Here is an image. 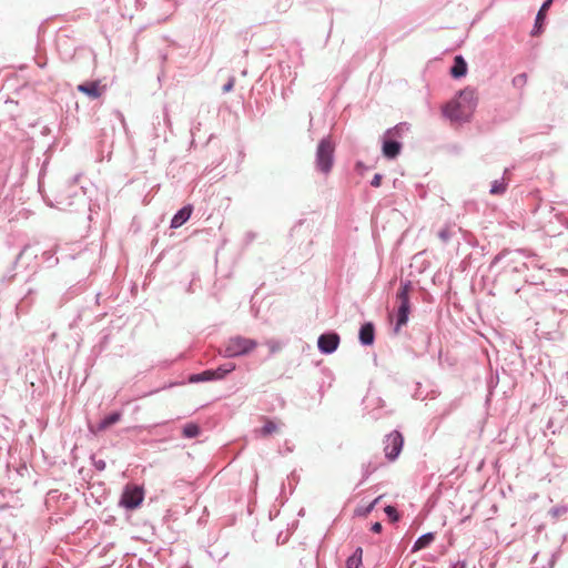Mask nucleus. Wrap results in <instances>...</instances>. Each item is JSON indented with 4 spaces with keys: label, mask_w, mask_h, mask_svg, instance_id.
<instances>
[{
    "label": "nucleus",
    "mask_w": 568,
    "mask_h": 568,
    "mask_svg": "<svg viewBox=\"0 0 568 568\" xmlns=\"http://www.w3.org/2000/svg\"><path fill=\"white\" fill-rule=\"evenodd\" d=\"M335 144L329 136L320 140L316 154L315 166L316 170L323 174H328L334 164Z\"/></svg>",
    "instance_id": "nucleus-1"
},
{
    "label": "nucleus",
    "mask_w": 568,
    "mask_h": 568,
    "mask_svg": "<svg viewBox=\"0 0 568 568\" xmlns=\"http://www.w3.org/2000/svg\"><path fill=\"white\" fill-rule=\"evenodd\" d=\"M412 290V282H402L398 292L396 293V300L398 302V308L396 313V323L394 331L398 333L399 329L407 324L410 313L409 292Z\"/></svg>",
    "instance_id": "nucleus-2"
},
{
    "label": "nucleus",
    "mask_w": 568,
    "mask_h": 568,
    "mask_svg": "<svg viewBox=\"0 0 568 568\" xmlns=\"http://www.w3.org/2000/svg\"><path fill=\"white\" fill-rule=\"evenodd\" d=\"M256 346L255 339L237 335L225 342L221 354L226 358L240 357L251 353Z\"/></svg>",
    "instance_id": "nucleus-3"
},
{
    "label": "nucleus",
    "mask_w": 568,
    "mask_h": 568,
    "mask_svg": "<svg viewBox=\"0 0 568 568\" xmlns=\"http://www.w3.org/2000/svg\"><path fill=\"white\" fill-rule=\"evenodd\" d=\"M404 130H408L406 123H399L388 129L383 138L382 152L386 159H396L402 151V143L395 138H399Z\"/></svg>",
    "instance_id": "nucleus-4"
},
{
    "label": "nucleus",
    "mask_w": 568,
    "mask_h": 568,
    "mask_svg": "<svg viewBox=\"0 0 568 568\" xmlns=\"http://www.w3.org/2000/svg\"><path fill=\"white\" fill-rule=\"evenodd\" d=\"M144 498L143 488L140 486H126L122 493L120 505L125 509L138 508Z\"/></svg>",
    "instance_id": "nucleus-5"
},
{
    "label": "nucleus",
    "mask_w": 568,
    "mask_h": 568,
    "mask_svg": "<svg viewBox=\"0 0 568 568\" xmlns=\"http://www.w3.org/2000/svg\"><path fill=\"white\" fill-rule=\"evenodd\" d=\"M443 115L452 122L466 123L470 121L471 114L455 100L446 103L442 109Z\"/></svg>",
    "instance_id": "nucleus-6"
},
{
    "label": "nucleus",
    "mask_w": 568,
    "mask_h": 568,
    "mask_svg": "<svg viewBox=\"0 0 568 568\" xmlns=\"http://www.w3.org/2000/svg\"><path fill=\"white\" fill-rule=\"evenodd\" d=\"M403 445V435L398 430H393L385 439V457L390 462L395 460L399 456Z\"/></svg>",
    "instance_id": "nucleus-7"
},
{
    "label": "nucleus",
    "mask_w": 568,
    "mask_h": 568,
    "mask_svg": "<svg viewBox=\"0 0 568 568\" xmlns=\"http://www.w3.org/2000/svg\"><path fill=\"white\" fill-rule=\"evenodd\" d=\"M341 337L336 332H326L318 336L317 348L324 355L333 354L339 345Z\"/></svg>",
    "instance_id": "nucleus-8"
},
{
    "label": "nucleus",
    "mask_w": 568,
    "mask_h": 568,
    "mask_svg": "<svg viewBox=\"0 0 568 568\" xmlns=\"http://www.w3.org/2000/svg\"><path fill=\"white\" fill-rule=\"evenodd\" d=\"M455 101L459 103L466 110V112H469L473 115L477 106L475 89L467 87L464 90H460Z\"/></svg>",
    "instance_id": "nucleus-9"
},
{
    "label": "nucleus",
    "mask_w": 568,
    "mask_h": 568,
    "mask_svg": "<svg viewBox=\"0 0 568 568\" xmlns=\"http://www.w3.org/2000/svg\"><path fill=\"white\" fill-rule=\"evenodd\" d=\"M122 418V413L121 412H112L110 413L109 415H106L104 418H102L98 424L97 426H89V430L92 433V434H98L100 432H103L105 430L106 428H109L110 426L116 424L118 422H120Z\"/></svg>",
    "instance_id": "nucleus-10"
},
{
    "label": "nucleus",
    "mask_w": 568,
    "mask_h": 568,
    "mask_svg": "<svg viewBox=\"0 0 568 568\" xmlns=\"http://www.w3.org/2000/svg\"><path fill=\"white\" fill-rule=\"evenodd\" d=\"M77 89L91 100L99 99L103 93V89L100 87V81H87L79 84Z\"/></svg>",
    "instance_id": "nucleus-11"
},
{
    "label": "nucleus",
    "mask_w": 568,
    "mask_h": 568,
    "mask_svg": "<svg viewBox=\"0 0 568 568\" xmlns=\"http://www.w3.org/2000/svg\"><path fill=\"white\" fill-rule=\"evenodd\" d=\"M358 339L363 346H371L375 341V326L372 322L364 323L358 332Z\"/></svg>",
    "instance_id": "nucleus-12"
},
{
    "label": "nucleus",
    "mask_w": 568,
    "mask_h": 568,
    "mask_svg": "<svg viewBox=\"0 0 568 568\" xmlns=\"http://www.w3.org/2000/svg\"><path fill=\"white\" fill-rule=\"evenodd\" d=\"M192 212H193V207L190 204L181 207L173 215V217L171 220V223H170V227L171 229H179V227H181L184 223H186L189 221V219L191 217Z\"/></svg>",
    "instance_id": "nucleus-13"
},
{
    "label": "nucleus",
    "mask_w": 568,
    "mask_h": 568,
    "mask_svg": "<svg viewBox=\"0 0 568 568\" xmlns=\"http://www.w3.org/2000/svg\"><path fill=\"white\" fill-rule=\"evenodd\" d=\"M83 200V194H79L78 192H73V191H70L68 193L65 192H61L58 194V196L55 197L57 200V204L61 207V209H67V207H70L72 205L75 204V200Z\"/></svg>",
    "instance_id": "nucleus-14"
},
{
    "label": "nucleus",
    "mask_w": 568,
    "mask_h": 568,
    "mask_svg": "<svg viewBox=\"0 0 568 568\" xmlns=\"http://www.w3.org/2000/svg\"><path fill=\"white\" fill-rule=\"evenodd\" d=\"M554 0H545L541 7L539 8L536 18L535 23L531 30V36H537L541 31V24L544 20L546 19V11L549 9Z\"/></svg>",
    "instance_id": "nucleus-15"
},
{
    "label": "nucleus",
    "mask_w": 568,
    "mask_h": 568,
    "mask_svg": "<svg viewBox=\"0 0 568 568\" xmlns=\"http://www.w3.org/2000/svg\"><path fill=\"white\" fill-rule=\"evenodd\" d=\"M466 73H467L466 60L463 58V55H456L454 58V63L450 68V75L454 79H460V78L465 77Z\"/></svg>",
    "instance_id": "nucleus-16"
},
{
    "label": "nucleus",
    "mask_w": 568,
    "mask_h": 568,
    "mask_svg": "<svg viewBox=\"0 0 568 568\" xmlns=\"http://www.w3.org/2000/svg\"><path fill=\"white\" fill-rule=\"evenodd\" d=\"M381 458L376 457L362 465V480L361 484L368 479L382 466Z\"/></svg>",
    "instance_id": "nucleus-17"
},
{
    "label": "nucleus",
    "mask_w": 568,
    "mask_h": 568,
    "mask_svg": "<svg viewBox=\"0 0 568 568\" xmlns=\"http://www.w3.org/2000/svg\"><path fill=\"white\" fill-rule=\"evenodd\" d=\"M236 368L234 363H224L216 368H211L214 382L222 381L227 374L232 373Z\"/></svg>",
    "instance_id": "nucleus-18"
},
{
    "label": "nucleus",
    "mask_w": 568,
    "mask_h": 568,
    "mask_svg": "<svg viewBox=\"0 0 568 568\" xmlns=\"http://www.w3.org/2000/svg\"><path fill=\"white\" fill-rule=\"evenodd\" d=\"M434 539H435V534L430 532V531L419 536L415 540V542L412 547V551L416 552V551L427 548L434 541Z\"/></svg>",
    "instance_id": "nucleus-19"
},
{
    "label": "nucleus",
    "mask_w": 568,
    "mask_h": 568,
    "mask_svg": "<svg viewBox=\"0 0 568 568\" xmlns=\"http://www.w3.org/2000/svg\"><path fill=\"white\" fill-rule=\"evenodd\" d=\"M189 383L191 384H197V383H206V382H214L212 369H205L200 373L191 374L187 378Z\"/></svg>",
    "instance_id": "nucleus-20"
},
{
    "label": "nucleus",
    "mask_w": 568,
    "mask_h": 568,
    "mask_svg": "<svg viewBox=\"0 0 568 568\" xmlns=\"http://www.w3.org/2000/svg\"><path fill=\"white\" fill-rule=\"evenodd\" d=\"M362 554L363 550L361 547L356 548L354 554L349 556L346 560V567L347 568H359L362 565Z\"/></svg>",
    "instance_id": "nucleus-21"
},
{
    "label": "nucleus",
    "mask_w": 568,
    "mask_h": 568,
    "mask_svg": "<svg viewBox=\"0 0 568 568\" xmlns=\"http://www.w3.org/2000/svg\"><path fill=\"white\" fill-rule=\"evenodd\" d=\"M200 426L195 423H187L182 429V434L185 438H195L200 435Z\"/></svg>",
    "instance_id": "nucleus-22"
},
{
    "label": "nucleus",
    "mask_w": 568,
    "mask_h": 568,
    "mask_svg": "<svg viewBox=\"0 0 568 568\" xmlns=\"http://www.w3.org/2000/svg\"><path fill=\"white\" fill-rule=\"evenodd\" d=\"M506 190H507V183L504 181V179L495 180L491 183L489 193L491 195H501V194H504L506 192Z\"/></svg>",
    "instance_id": "nucleus-23"
},
{
    "label": "nucleus",
    "mask_w": 568,
    "mask_h": 568,
    "mask_svg": "<svg viewBox=\"0 0 568 568\" xmlns=\"http://www.w3.org/2000/svg\"><path fill=\"white\" fill-rule=\"evenodd\" d=\"M55 250H47L42 253V260L49 267L55 266L59 263V258L55 257Z\"/></svg>",
    "instance_id": "nucleus-24"
},
{
    "label": "nucleus",
    "mask_w": 568,
    "mask_h": 568,
    "mask_svg": "<svg viewBox=\"0 0 568 568\" xmlns=\"http://www.w3.org/2000/svg\"><path fill=\"white\" fill-rule=\"evenodd\" d=\"M567 513H568V505H558V506L552 507L548 514L551 516V518L559 519V518L564 517Z\"/></svg>",
    "instance_id": "nucleus-25"
},
{
    "label": "nucleus",
    "mask_w": 568,
    "mask_h": 568,
    "mask_svg": "<svg viewBox=\"0 0 568 568\" xmlns=\"http://www.w3.org/2000/svg\"><path fill=\"white\" fill-rule=\"evenodd\" d=\"M437 235L444 244H447L452 240L454 233L452 232V227L449 225H446L445 227L438 231Z\"/></svg>",
    "instance_id": "nucleus-26"
},
{
    "label": "nucleus",
    "mask_w": 568,
    "mask_h": 568,
    "mask_svg": "<svg viewBox=\"0 0 568 568\" xmlns=\"http://www.w3.org/2000/svg\"><path fill=\"white\" fill-rule=\"evenodd\" d=\"M384 511L392 523H397L400 518L398 510L392 505L386 506Z\"/></svg>",
    "instance_id": "nucleus-27"
},
{
    "label": "nucleus",
    "mask_w": 568,
    "mask_h": 568,
    "mask_svg": "<svg viewBox=\"0 0 568 568\" xmlns=\"http://www.w3.org/2000/svg\"><path fill=\"white\" fill-rule=\"evenodd\" d=\"M201 126H202V123L200 121H197L196 119L191 121V125H190V133H191V136H192L191 145L194 144L195 135L201 130Z\"/></svg>",
    "instance_id": "nucleus-28"
},
{
    "label": "nucleus",
    "mask_w": 568,
    "mask_h": 568,
    "mask_svg": "<svg viewBox=\"0 0 568 568\" xmlns=\"http://www.w3.org/2000/svg\"><path fill=\"white\" fill-rule=\"evenodd\" d=\"M526 83H527V75H526V73L517 74L513 79V85L516 87V88H523V87L526 85Z\"/></svg>",
    "instance_id": "nucleus-29"
},
{
    "label": "nucleus",
    "mask_w": 568,
    "mask_h": 568,
    "mask_svg": "<svg viewBox=\"0 0 568 568\" xmlns=\"http://www.w3.org/2000/svg\"><path fill=\"white\" fill-rule=\"evenodd\" d=\"M277 428L276 424L274 422H267L264 424V426L262 427V434L263 435H270L272 434L273 432H275Z\"/></svg>",
    "instance_id": "nucleus-30"
},
{
    "label": "nucleus",
    "mask_w": 568,
    "mask_h": 568,
    "mask_svg": "<svg viewBox=\"0 0 568 568\" xmlns=\"http://www.w3.org/2000/svg\"><path fill=\"white\" fill-rule=\"evenodd\" d=\"M381 499V497H377L375 498L369 505H367L363 510H358L357 514L358 515H367L369 514L371 511H373V509L375 508L376 504L378 503V500Z\"/></svg>",
    "instance_id": "nucleus-31"
},
{
    "label": "nucleus",
    "mask_w": 568,
    "mask_h": 568,
    "mask_svg": "<svg viewBox=\"0 0 568 568\" xmlns=\"http://www.w3.org/2000/svg\"><path fill=\"white\" fill-rule=\"evenodd\" d=\"M509 252L507 250H504L501 251L500 253H498L491 261L490 263V268H493L495 265H497L504 257L506 254H508Z\"/></svg>",
    "instance_id": "nucleus-32"
},
{
    "label": "nucleus",
    "mask_w": 568,
    "mask_h": 568,
    "mask_svg": "<svg viewBox=\"0 0 568 568\" xmlns=\"http://www.w3.org/2000/svg\"><path fill=\"white\" fill-rule=\"evenodd\" d=\"M376 400V404H378V406H384V400L379 397H373L372 394H368L365 398V403H366V406H368L372 402Z\"/></svg>",
    "instance_id": "nucleus-33"
},
{
    "label": "nucleus",
    "mask_w": 568,
    "mask_h": 568,
    "mask_svg": "<svg viewBox=\"0 0 568 568\" xmlns=\"http://www.w3.org/2000/svg\"><path fill=\"white\" fill-rule=\"evenodd\" d=\"M93 466L97 470L102 471L106 467V463L103 459H93Z\"/></svg>",
    "instance_id": "nucleus-34"
},
{
    "label": "nucleus",
    "mask_w": 568,
    "mask_h": 568,
    "mask_svg": "<svg viewBox=\"0 0 568 568\" xmlns=\"http://www.w3.org/2000/svg\"><path fill=\"white\" fill-rule=\"evenodd\" d=\"M382 179H383V175L379 174V173H376L372 181H371V185L374 186V187H378L381 186V183H382Z\"/></svg>",
    "instance_id": "nucleus-35"
},
{
    "label": "nucleus",
    "mask_w": 568,
    "mask_h": 568,
    "mask_svg": "<svg viewBox=\"0 0 568 568\" xmlns=\"http://www.w3.org/2000/svg\"><path fill=\"white\" fill-rule=\"evenodd\" d=\"M163 4L166 7V11L172 12L175 10L176 3L175 0H162Z\"/></svg>",
    "instance_id": "nucleus-36"
},
{
    "label": "nucleus",
    "mask_w": 568,
    "mask_h": 568,
    "mask_svg": "<svg viewBox=\"0 0 568 568\" xmlns=\"http://www.w3.org/2000/svg\"><path fill=\"white\" fill-rule=\"evenodd\" d=\"M234 87V78H231L222 88L223 93L230 92Z\"/></svg>",
    "instance_id": "nucleus-37"
},
{
    "label": "nucleus",
    "mask_w": 568,
    "mask_h": 568,
    "mask_svg": "<svg viewBox=\"0 0 568 568\" xmlns=\"http://www.w3.org/2000/svg\"><path fill=\"white\" fill-rule=\"evenodd\" d=\"M267 346L270 347L272 353H275V352H277L280 349V345L275 341H268L267 342Z\"/></svg>",
    "instance_id": "nucleus-38"
},
{
    "label": "nucleus",
    "mask_w": 568,
    "mask_h": 568,
    "mask_svg": "<svg viewBox=\"0 0 568 568\" xmlns=\"http://www.w3.org/2000/svg\"><path fill=\"white\" fill-rule=\"evenodd\" d=\"M383 527L382 524L376 521L372 525L371 530L375 534H379L382 531Z\"/></svg>",
    "instance_id": "nucleus-39"
},
{
    "label": "nucleus",
    "mask_w": 568,
    "mask_h": 568,
    "mask_svg": "<svg viewBox=\"0 0 568 568\" xmlns=\"http://www.w3.org/2000/svg\"><path fill=\"white\" fill-rule=\"evenodd\" d=\"M115 114H116V118L122 123L124 130H126V122H125V118H124L123 113H121L120 111H116Z\"/></svg>",
    "instance_id": "nucleus-40"
},
{
    "label": "nucleus",
    "mask_w": 568,
    "mask_h": 568,
    "mask_svg": "<svg viewBox=\"0 0 568 568\" xmlns=\"http://www.w3.org/2000/svg\"><path fill=\"white\" fill-rule=\"evenodd\" d=\"M450 568H466V562L464 560H458L450 565Z\"/></svg>",
    "instance_id": "nucleus-41"
}]
</instances>
